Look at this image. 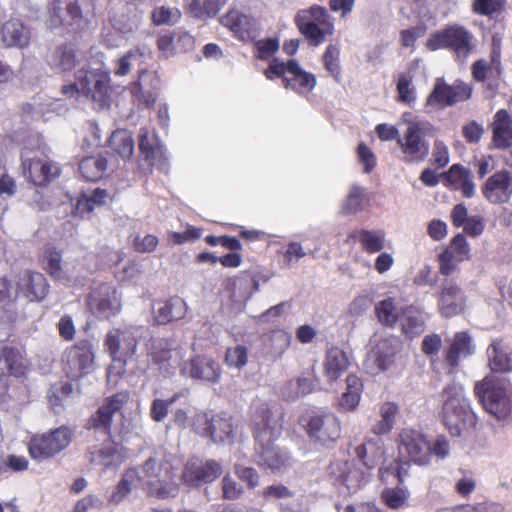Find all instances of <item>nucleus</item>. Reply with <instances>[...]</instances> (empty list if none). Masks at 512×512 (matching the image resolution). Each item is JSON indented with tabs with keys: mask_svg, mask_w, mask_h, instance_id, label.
<instances>
[{
	"mask_svg": "<svg viewBox=\"0 0 512 512\" xmlns=\"http://www.w3.org/2000/svg\"><path fill=\"white\" fill-rule=\"evenodd\" d=\"M221 24L230 30L233 35L243 41L253 39L257 31V21L252 15H248L238 10L230 8L221 18Z\"/></svg>",
	"mask_w": 512,
	"mask_h": 512,
	"instance_id": "b1692460",
	"label": "nucleus"
},
{
	"mask_svg": "<svg viewBox=\"0 0 512 512\" xmlns=\"http://www.w3.org/2000/svg\"><path fill=\"white\" fill-rule=\"evenodd\" d=\"M397 101L408 106H413L416 101V90L412 83V77L401 74L396 84Z\"/></svg>",
	"mask_w": 512,
	"mask_h": 512,
	"instance_id": "864d4df0",
	"label": "nucleus"
},
{
	"mask_svg": "<svg viewBox=\"0 0 512 512\" xmlns=\"http://www.w3.org/2000/svg\"><path fill=\"white\" fill-rule=\"evenodd\" d=\"M362 392V380L355 374H349L346 378V390L338 399V410L341 412L354 411L359 405Z\"/></svg>",
	"mask_w": 512,
	"mask_h": 512,
	"instance_id": "ea45409f",
	"label": "nucleus"
},
{
	"mask_svg": "<svg viewBox=\"0 0 512 512\" xmlns=\"http://www.w3.org/2000/svg\"><path fill=\"white\" fill-rule=\"evenodd\" d=\"M222 466L216 460L206 462L189 461L182 472V481L192 487H199L202 484L211 483L221 476Z\"/></svg>",
	"mask_w": 512,
	"mask_h": 512,
	"instance_id": "4be33fe9",
	"label": "nucleus"
},
{
	"mask_svg": "<svg viewBox=\"0 0 512 512\" xmlns=\"http://www.w3.org/2000/svg\"><path fill=\"white\" fill-rule=\"evenodd\" d=\"M397 351L398 347L395 340L381 339L373 351L377 367L382 371L386 370L393 363Z\"/></svg>",
	"mask_w": 512,
	"mask_h": 512,
	"instance_id": "de8ad7c7",
	"label": "nucleus"
},
{
	"mask_svg": "<svg viewBox=\"0 0 512 512\" xmlns=\"http://www.w3.org/2000/svg\"><path fill=\"white\" fill-rule=\"evenodd\" d=\"M111 150L123 159H129L134 152V139L126 129L115 130L109 138Z\"/></svg>",
	"mask_w": 512,
	"mask_h": 512,
	"instance_id": "a18cd8bd",
	"label": "nucleus"
},
{
	"mask_svg": "<svg viewBox=\"0 0 512 512\" xmlns=\"http://www.w3.org/2000/svg\"><path fill=\"white\" fill-rule=\"evenodd\" d=\"M138 346V340L130 328H113L104 339L105 350L114 361L125 363L132 358Z\"/></svg>",
	"mask_w": 512,
	"mask_h": 512,
	"instance_id": "dca6fc26",
	"label": "nucleus"
},
{
	"mask_svg": "<svg viewBox=\"0 0 512 512\" xmlns=\"http://www.w3.org/2000/svg\"><path fill=\"white\" fill-rule=\"evenodd\" d=\"M446 186L452 190L460 191L464 198H472L475 195V183L470 169L461 164H453L443 174Z\"/></svg>",
	"mask_w": 512,
	"mask_h": 512,
	"instance_id": "2f4dec72",
	"label": "nucleus"
},
{
	"mask_svg": "<svg viewBox=\"0 0 512 512\" xmlns=\"http://www.w3.org/2000/svg\"><path fill=\"white\" fill-rule=\"evenodd\" d=\"M470 258L471 249L469 243L462 233H458L438 255L439 273L448 277L456 271L459 263L470 260Z\"/></svg>",
	"mask_w": 512,
	"mask_h": 512,
	"instance_id": "f3484780",
	"label": "nucleus"
},
{
	"mask_svg": "<svg viewBox=\"0 0 512 512\" xmlns=\"http://www.w3.org/2000/svg\"><path fill=\"white\" fill-rule=\"evenodd\" d=\"M354 454L369 475L385 458L384 442L381 439H367L354 448Z\"/></svg>",
	"mask_w": 512,
	"mask_h": 512,
	"instance_id": "c85d7f7f",
	"label": "nucleus"
},
{
	"mask_svg": "<svg viewBox=\"0 0 512 512\" xmlns=\"http://www.w3.org/2000/svg\"><path fill=\"white\" fill-rule=\"evenodd\" d=\"M438 310L445 318L459 315L465 309L466 297L462 288L452 279L442 283L438 298Z\"/></svg>",
	"mask_w": 512,
	"mask_h": 512,
	"instance_id": "5701e85b",
	"label": "nucleus"
},
{
	"mask_svg": "<svg viewBox=\"0 0 512 512\" xmlns=\"http://www.w3.org/2000/svg\"><path fill=\"white\" fill-rule=\"evenodd\" d=\"M290 344L291 335L283 329L272 331L268 339L269 350L277 356H281L289 348Z\"/></svg>",
	"mask_w": 512,
	"mask_h": 512,
	"instance_id": "4d7b16f0",
	"label": "nucleus"
},
{
	"mask_svg": "<svg viewBox=\"0 0 512 512\" xmlns=\"http://www.w3.org/2000/svg\"><path fill=\"white\" fill-rule=\"evenodd\" d=\"M248 362V350L244 345L229 347L225 353V363L229 367L241 369Z\"/></svg>",
	"mask_w": 512,
	"mask_h": 512,
	"instance_id": "052dcab7",
	"label": "nucleus"
},
{
	"mask_svg": "<svg viewBox=\"0 0 512 512\" xmlns=\"http://www.w3.org/2000/svg\"><path fill=\"white\" fill-rule=\"evenodd\" d=\"M402 332L409 337L421 334L424 330V321L417 312L405 311L401 323Z\"/></svg>",
	"mask_w": 512,
	"mask_h": 512,
	"instance_id": "13d9d810",
	"label": "nucleus"
},
{
	"mask_svg": "<svg viewBox=\"0 0 512 512\" xmlns=\"http://www.w3.org/2000/svg\"><path fill=\"white\" fill-rule=\"evenodd\" d=\"M144 490L148 497L156 499H167L176 497L179 491L175 481V473L172 467H166L165 473L154 480L145 482Z\"/></svg>",
	"mask_w": 512,
	"mask_h": 512,
	"instance_id": "473e14b6",
	"label": "nucleus"
},
{
	"mask_svg": "<svg viewBox=\"0 0 512 512\" xmlns=\"http://www.w3.org/2000/svg\"><path fill=\"white\" fill-rule=\"evenodd\" d=\"M475 346L472 337L467 331L456 332L449 346L445 350V361L451 369L459 365L461 357L465 358L474 353Z\"/></svg>",
	"mask_w": 512,
	"mask_h": 512,
	"instance_id": "f704fd0d",
	"label": "nucleus"
},
{
	"mask_svg": "<svg viewBox=\"0 0 512 512\" xmlns=\"http://www.w3.org/2000/svg\"><path fill=\"white\" fill-rule=\"evenodd\" d=\"M0 360H4L9 374L16 378L25 376L28 371L26 359L22 352L14 346H2L0 348Z\"/></svg>",
	"mask_w": 512,
	"mask_h": 512,
	"instance_id": "c03bdc74",
	"label": "nucleus"
},
{
	"mask_svg": "<svg viewBox=\"0 0 512 512\" xmlns=\"http://www.w3.org/2000/svg\"><path fill=\"white\" fill-rule=\"evenodd\" d=\"M328 471L331 477L349 490L358 489L368 480L364 471L354 468V463L348 460H334L330 463Z\"/></svg>",
	"mask_w": 512,
	"mask_h": 512,
	"instance_id": "cd10ccee",
	"label": "nucleus"
},
{
	"mask_svg": "<svg viewBox=\"0 0 512 512\" xmlns=\"http://www.w3.org/2000/svg\"><path fill=\"white\" fill-rule=\"evenodd\" d=\"M474 394L483 408L498 420L512 413V385L510 380L488 375L475 383Z\"/></svg>",
	"mask_w": 512,
	"mask_h": 512,
	"instance_id": "20e7f679",
	"label": "nucleus"
},
{
	"mask_svg": "<svg viewBox=\"0 0 512 512\" xmlns=\"http://www.w3.org/2000/svg\"><path fill=\"white\" fill-rule=\"evenodd\" d=\"M41 267L56 282L68 285L71 282V276L62 266V253L53 245H46L43 249Z\"/></svg>",
	"mask_w": 512,
	"mask_h": 512,
	"instance_id": "c9c22d12",
	"label": "nucleus"
},
{
	"mask_svg": "<svg viewBox=\"0 0 512 512\" xmlns=\"http://www.w3.org/2000/svg\"><path fill=\"white\" fill-rule=\"evenodd\" d=\"M166 467H171L168 463L159 462L155 458H148L141 466L142 472L147 480L159 478L165 473Z\"/></svg>",
	"mask_w": 512,
	"mask_h": 512,
	"instance_id": "0e129e2a",
	"label": "nucleus"
},
{
	"mask_svg": "<svg viewBox=\"0 0 512 512\" xmlns=\"http://www.w3.org/2000/svg\"><path fill=\"white\" fill-rule=\"evenodd\" d=\"M1 41L6 48L24 49L29 46L31 32L22 21L9 19L0 28Z\"/></svg>",
	"mask_w": 512,
	"mask_h": 512,
	"instance_id": "7c9ffc66",
	"label": "nucleus"
},
{
	"mask_svg": "<svg viewBox=\"0 0 512 512\" xmlns=\"http://www.w3.org/2000/svg\"><path fill=\"white\" fill-rule=\"evenodd\" d=\"M188 367L189 374L194 379L216 383L221 377L220 365L211 358L194 357L189 361Z\"/></svg>",
	"mask_w": 512,
	"mask_h": 512,
	"instance_id": "4c0bfd02",
	"label": "nucleus"
},
{
	"mask_svg": "<svg viewBox=\"0 0 512 512\" xmlns=\"http://www.w3.org/2000/svg\"><path fill=\"white\" fill-rule=\"evenodd\" d=\"M88 91H90V80L87 72L83 76H77L75 83L63 85L61 88L62 94L70 97L78 94L85 95Z\"/></svg>",
	"mask_w": 512,
	"mask_h": 512,
	"instance_id": "338daca9",
	"label": "nucleus"
},
{
	"mask_svg": "<svg viewBox=\"0 0 512 512\" xmlns=\"http://www.w3.org/2000/svg\"><path fill=\"white\" fill-rule=\"evenodd\" d=\"M492 144L500 150L512 147V115L506 109H499L490 124Z\"/></svg>",
	"mask_w": 512,
	"mask_h": 512,
	"instance_id": "c756f323",
	"label": "nucleus"
},
{
	"mask_svg": "<svg viewBox=\"0 0 512 512\" xmlns=\"http://www.w3.org/2000/svg\"><path fill=\"white\" fill-rule=\"evenodd\" d=\"M301 422L309 438L322 446L335 443L341 436V423L331 412L309 415Z\"/></svg>",
	"mask_w": 512,
	"mask_h": 512,
	"instance_id": "9b49d317",
	"label": "nucleus"
},
{
	"mask_svg": "<svg viewBox=\"0 0 512 512\" xmlns=\"http://www.w3.org/2000/svg\"><path fill=\"white\" fill-rule=\"evenodd\" d=\"M90 80V91L85 96L99 102L101 106L108 104L110 100L111 78L109 72L93 71L87 73Z\"/></svg>",
	"mask_w": 512,
	"mask_h": 512,
	"instance_id": "a19ab883",
	"label": "nucleus"
},
{
	"mask_svg": "<svg viewBox=\"0 0 512 512\" xmlns=\"http://www.w3.org/2000/svg\"><path fill=\"white\" fill-rule=\"evenodd\" d=\"M472 96V87L461 79L447 84L443 78H436L434 87L426 99V106L438 109L465 102Z\"/></svg>",
	"mask_w": 512,
	"mask_h": 512,
	"instance_id": "f8f14e48",
	"label": "nucleus"
},
{
	"mask_svg": "<svg viewBox=\"0 0 512 512\" xmlns=\"http://www.w3.org/2000/svg\"><path fill=\"white\" fill-rule=\"evenodd\" d=\"M364 204V191L358 186L351 188L345 204L343 206V212L345 214H354L360 211Z\"/></svg>",
	"mask_w": 512,
	"mask_h": 512,
	"instance_id": "e2e57ef3",
	"label": "nucleus"
},
{
	"mask_svg": "<svg viewBox=\"0 0 512 512\" xmlns=\"http://www.w3.org/2000/svg\"><path fill=\"white\" fill-rule=\"evenodd\" d=\"M295 25L313 46L322 44L326 36L334 34V24L328 10L316 4L299 10L295 16Z\"/></svg>",
	"mask_w": 512,
	"mask_h": 512,
	"instance_id": "0eeeda50",
	"label": "nucleus"
},
{
	"mask_svg": "<svg viewBox=\"0 0 512 512\" xmlns=\"http://www.w3.org/2000/svg\"><path fill=\"white\" fill-rule=\"evenodd\" d=\"M368 254H375L384 248L385 234L382 231L361 229L352 235Z\"/></svg>",
	"mask_w": 512,
	"mask_h": 512,
	"instance_id": "09e8293b",
	"label": "nucleus"
},
{
	"mask_svg": "<svg viewBox=\"0 0 512 512\" xmlns=\"http://www.w3.org/2000/svg\"><path fill=\"white\" fill-rule=\"evenodd\" d=\"M25 177L34 186L45 187L57 178L61 169L58 164L47 158H30L22 162Z\"/></svg>",
	"mask_w": 512,
	"mask_h": 512,
	"instance_id": "412c9836",
	"label": "nucleus"
},
{
	"mask_svg": "<svg viewBox=\"0 0 512 512\" xmlns=\"http://www.w3.org/2000/svg\"><path fill=\"white\" fill-rule=\"evenodd\" d=\"M282 428L281 419L275 417L271 409L262 406L257 410L254 419L253 436L259 442L257 463L260 467L281 471L290 464V456L286 451L273 445Z\"/></svg>",
	"mask_w": 512,
	"mask_h": 512,
	"instance_id": "f03ea898",
	"label": "nucleus"
},
{
	"mask_svg": "<svg viewBox=\"0 0 512 512\" xmlns=\"http://www.w3.org/2000/svg\"><path fill=\"white\" fill-rule=\"evenodd\" d=\"M74 438V431L66 425L32 435L27 442L29 456L35 461L55 457L67 449Z\"/></svg>",
	"mask_w": 512,
	"mask_h": 512,
	"instance_id": "423d86ee",
	"label": "nucleus"
},
{
	"mask_svg": "<svg viewBox=\"0 0 512 512\" xmlns=\"http://www.w3.org/2000/svg\"><path fill=\"white\" fill-rule=\"evenodd\" d=\"M194 430L214 442H224L233 434L231 417L225 414L200 413L194 418Z\"/></svg>",
	"mask_w": 512,
	"mask_h": 512,
	"instance_id": "2eb2a0df",
	"label": "nucleus"
},
{
	"mask_svg": "<svg viewBox=\"0 0 512 512\" xmlns=\"http://www.w3.org/2000/svg\"><path fill=\"white\" fill-rule=\"evenodd\" d=\"M412 462L401 458L399 455L392 464L385 468L387 473L392 474L396 480L397 485L403 486L405 479L409 475Z\"/></svg>",
	"mask_w": 512,
	"mask_h": 512,
	"instance_id": "680f3d73",
	"label": "nucleus"
},
{
	"mask_svg": "<svg viewBox=\"0 0 512 512\" xmlns=\"http://www.w3.org/2000/svg\"><path fill=\"white\" fill-rule=\"evenodd\" d=\"M49 289L50 285L41 272L26 269L17 277L15 296H22L29 302H40L46 298Z\"/></svg>",
	"mask_w": 512,
	"mask_h": 512,
	"instance_id": "a211bd4d",
	"label": "nucleus"
},
{
	"mask_svg": "<svg viewBox=\"0 0 512 512\" xmlns=\"http://www.w3.org/2000/svg\"><path fill=\"white\" fill-rule=\"evenodd\" d=\"M349 366V358L341 348L334 346L326 351L323 367L324 374L330 382L337 381Z\"/></svg>",
	"mask_w": 512,
	"mask_h": 512,
	"instance_id": "58836bf2",
	"label": "nucleus"
},
{
	"mask_svg": "<svg viewBox=\"0 0 512 512\" xmlns=\"http://www.w3.org/2000/svg\"><path fill=\"white\" fill-rule=\"evenodd\" d=\"M375 313L379 322L387 327H394L400 317L395 299L392 297L379 301L375 306Z\"/></svg>",
	"mask_w": 512,
	"mask_h": 512,
	"instance_id": "8fccbe9b",
	"label": "nucleus"
},
{
	"mask_svg": "<svg viewBox=\"0 0 512 512\" xmlns=\"http://www.w3.org/2000/svg\"><path fill=\"white\" fill-rule=\"evenodd\" d=\"M380 498L388 508L398 510L407 506L410 492L406 487L397 485L393 488H385L381 492Z\"/></svg>",
	"mask_w": 512,
	"mask_h": 512,
	"instance_id": "3c124183",
	"label": "nucleus"
},
{
	"mask_svg": "<svg viewBox=\"0 0 512 512\" xmlns=\"http://www.w3.org/2000/svg\"><path fill=\"white\" fill-rule=\"evenodd\" d=\"M425 45L429 51L449 50L456 60L464 62L475 50V39L466 27L451 24L430 34Z\"/></svg>",
	"mask_w": 512,
	"mask_h": 512,
	"instance_id": "39448f33",
	"label": "nucleus"
},
{
	"mask_svg": "<svg viewBox=\"0 0 512 512\" xmlns=\"http://www.w3.org/2000/svg\"><path fill=\"white\" fill-rule=\"evenodd\" d=\"M78 168L85 180L96 182L107 175L108 159L101 154L87 156L79 162Z\"/></svg>",
	"mask_w": 512,
	"mask_h": 512,
	"instance_id": "79ce46f5",
	"label": "nucleus"
},
{
	"mask_svg": "<svg viewBox=\"0 0 512 512\" xmlns=\"http://www.w3.org/2000/svg\"><path fill=\"white\" fill-rule=\"evenodd\" d=\"M127 457V450L123 446L111 442L102 447H93L87 450L85 458L94 466H102L105 469L118 467Z\"/></svg>",
	"mask_w": 512,
	"mask_h": 512,
	"instance_id": "bb28decb",
	"label": "nucleus"
},
{
	"mask_svg": "<svg viewBox=\"0 0 512 512\" xmlns=\"http://www.w3.org/2000/svg\"><path fill=\"white\" fill-rule=\"evenodd\" d=\"M325 70L336 82L341 80L340 49L337 45L329 44L322 55Z\"/></svg>",
	"mask_w": 512,
	"mask_h": 512,
	"instance_id": "603ef678",
	"label": "nucleus"
},
{
	"mask_svg": "<svg viewBox=\"0 0 512 512\" xmlns=\"http://www.w3.org/2000/svg\"><path fill=\"white\" fill-rule=\"evenodd\" d=\"M472 10L475 14L489 18L498 17L505 10L504 0H474Z\"/></svg>",
	"mask_w": 512,
	"mask_h": 512,
	"instance_id": "5fc2aeb1",
	"label": "nucleus"
},
{
	"mask_svg": "<svg viewBox=\"0 0 512 512\" xmlns=\"http://www.w3.org/2000/svg\"><path fill=\"white\" fill-rule=\"evenodd\" d=\"M174 31H166L158 36L156 45L158 50L166 57L177 54Z\"/></svg>",
	"mask_w": 512,
	"mask_h": 512,
	"instance_id": "774afa93",
	"label": "nucleus"
},
{
	"mask_svg": "<svg viewBox=\"0 0 512 512\" xmlns=\"http://www.w3.org/2000/svg\"><path fill=\"white\" fill-rule=\"evenodd\" d=\"M139 151L149 167L165 169L167 157L164 146L155 134L150 135L149 129L143 127L139 132Z\"/></svg>",
	"mask_w": 512,
	"mask_h": 512,
	"instance_id": "a878e982",
	"label": "nucleus"
},
{
	"mask_svg": "<svg viewBox=\"0 0 512 512\" xmlns=\"http://www.w3.org/2000/svg\"><path fill=\"white\" fill-rule=\"evenodd\" d=\"M85 306L98 320L111 321L122 311L121 294L114 284L102 282L87 294Z\"/></svg>",
	"mask_w": 512,
	"mask_h": 512,
	"instance_id": "1a4fd4ad",
	"label": "nucleus"
},
{
	"mask_svg": "<svg viewBox=\"0 0 512 512\" xmlns=\"http://www.w3.org/2000/svg\"><path fill=\"white\" fill-rule=\"evenodd\" d=\"M405 163H421L429 154V143L425 139V127L421 122L409 123L403 135L397 139Z\"/></svg>",
	"mask_w": 512,
	"mask_h": 512,
	"instance_id": "ddd939ff",
	"label": "nucleus"
},
{
	"mask_svg": "<svg viewBox=\"0 0 512 512\" xmlns=\"http://www.w3.org/2000/svg\"><path fill=\"white\" fill-rule=\"evenodd\" d=\"M396 441L398 455L420 467L429 466L433 458L436 461L446 459L451 451L450 441L445 435L429 440L424 432L411 427L402 428Z\"/></svg>",
	"mask_w": 512,
	"mask_h": 512,
	"instance_id": "f257e3e1",
	"label": "nucleus"
},
{
	"mask_svg": "<svg viewBox=\"0 0 512 512\" xmlns=\"http://www.w3.org/2000/svg\"><path fill=\"white\" fill-rule=\"evenodd\" d=\"M129 398L128 391H120L106 397L98 409L89 417L86 428L95 429L111 436L113 417L124 408Z\"/></svg>",
	"mask_w": 512,
	"mask_h": 512,
	"instance_id": "4468645a",
	"label": "nucleus"
},
{
	"mask_svg": "<svg viewBox=\"0 0 512 512\" xmlns=\"http://www.w3.org/2000/svg\"><path fill=\"white\" fill-rule=\"evenodd\" d=\"M202 231V228L188 225L184 232H171L169 239L174 245H181L199 239L202 236Z\"/></svg>",
	"mask_w": 512,
	"mask_h": 512,
	"instance_id": "69168bd1",
	"label": "nucleus"
},
{
	"mask_svg": "<svg viewBox=\"0 0 512 512\" xmlns=\"http://www.w3.org/2000/svg\"><path fill=\"white\" fill-rule=\"evenodd\" d=\"M444 398L441 421L452 436H460L463 431L474 428L477 417L464 396V388L457 383H451L442 390Z\"/></svg>",
	"mask_w": 512,
	"mask_h": 512,
	"instance_id": "7ed1b4c3",
	"label": "nucleus"
},
{
	"mask_svg": "<svg viewBox=\"0 0 512 512\" xmlns=\"http://www.w3.org/2000/svg\"><path fill=\"white\" fill-rule=\"evenodd\" d=\"M182 396V392H177L166 400L154 399L150 407V417L156 422H161L168 415L169 407Z\"/></svg>",
	"mask_w": 512,
	"mask_h": 512,
	"instance_id": "bf43d9fd",
	"label": "nucleus"
},
{
	"mask_svg": "<svg viewBox=\"0 0 512 512\" xmlns=\"http://www.w3.org/2000/svg\"><path fill=\"white\" fill-rule=\"evenodd\" d=\"M181 13L178 9H172L166 6L154 8L151 13V21L156 26L173 25L178 22Z\"/></svg>",
	"mask_w": 512,
	"mask_h": 512,
	"instance_id": "6e6d98bb",
	"label": "nucleus"
},
{
	"mask_svg": "<svg viewBox=\"0 0 512 512\" xmlns=\"http://www.w3.org/2000/svg\"><path fill=\"white\" fill-rule=\"evenodd\" d=\"M264 75L268 80L281 78L286 89H291L300 95L310 93L316 85L315 76L303 70L295 59L281 62L274 58L264 70Z\"/></svg>",
	"mask_w": 512,
	"mask_h": 512,
	"instance_id": "6e6552de",
	"label": "nucleus"
},
{
	"mask_svg": "<svg viewBox=\"0 0 512 512\" xmlns=\"http://www.w3.org/2000/svg\"><path fill=\"white\" fill-rule=\"evenodd\" d=\"M83 51L76 42L68 41L57 45L48 55L49 67L57 73L73 71L82 61Z\"/></svg>",
	"mask_w": 512,
	"mask_h": 512,
	"instance_id": "aec40b11",
	"label": "nucleus"
},
{
	"mask_svg": "<svg viewBox=\"0 0 512 512\" xmlns=\"http://www.w3.org/2000/svg\"><path fill=\"white\" fill-rule=\"evenodd\" d=\"M187 309L184 299L172 296L166 301L158 302V307L153 310L154 321L158 325H166L181 320L186 316Z\"/></svg>",
	"mask_w": 512,
	"mask_h": 512,
	"instance_id": "72a5a7b5",
	"label": "nucleus"
},
{
	"mask_svg": "<svg viewBox=\"0 0 512 512\" xmlns=\"http://www.w3.org/2000/svg\"><path fill=\"white\" fill-rule=\"evenodd\" d=\"M489 367L493 372L512 371V349L500 338L494 339L487 349Z\"/></svg>",
	"mask_w": 512,
	"mask_h": 512,
	"instance_id": "e433bc0d",
	"label": "nucleus"
},
{
	"mask_svg": "<svg viewBox=\"0 0 512 512\" xmlns=\"http://www.w3.org/2000/svg\"><path fill=\"white\" fill-rule=\"evenodd\" d=\"M483 197L491 204H505L512 198V172L507 169L496 171L481 186Z\"/></svg>",
	"mask_w": 512,
	"mask_h": 512,
	"instance_id": "6ab92c4d",
	"label": "nucleus"
},
{
	"mask_svg": "<svg viewBox=\"0 0 512 512\" xmlns=\"http://www.w3.org/2000/svg\"><path fill=\"white\" fill-rule=\"evenodd\" d=\"M381 419L372 426L375 435H386L395 425V419L399 413V407L394 402H385L379 409Z\"/></svg>",
	"mask_w": 512,
	"mask_h": 512,
	"instance_id": "49530a36",
	"label": "nucleus"
},
{
	"mask_svg": "<svg viewBox=\"0 0 512 512\" xmlns=\"http://www.w3.org/2000/svg\"><path fill=\"white\" fill-rule=\"evenodd\" d=\"M143 478L140 476L139 471L135 467L127 468L120 481L115 486L114 491L109 497V503H121L133 490V488L142 484Z\"/></svg>",
	"mask_w": 512,
	"mask_h": 512,
	"instance_id": "37998d69",
	"label": "nucleus"
},
{
	"mask_svg": "<svg viewBox=\"0 0 512 512\" xmlns=\"http://www.w3.org/2000/svg\"><path fill=\"white\" fill-rule=\"evenodd\" d=\"M94 362L93 344L82 339L65 349L62 355V369L71 380H79L89 373Z\"/></svg>",
	"mask_w": 512,
	"mask_h": 512,
	"instance_id": "9d476101",
	"label": "nucleus"
},
{
	"mask_svg": "<svg viewBox=\"0 0 512 512\" xmlns=\"http://www.w3.org/2000/svg\"><path fill=\"white\" fill-rule=\"evenodd\" d=\"M51 22L54 26H63L69 34H78L88 26V19L84 17L78 0H70L65 6V16L60 15V9L53 7Z\"/></svg>",
	"mask_w": 512,
	"mask_h": 512,
	"instance_id": "393cba45",
	"label": "nucleus"
}]
</instances>
